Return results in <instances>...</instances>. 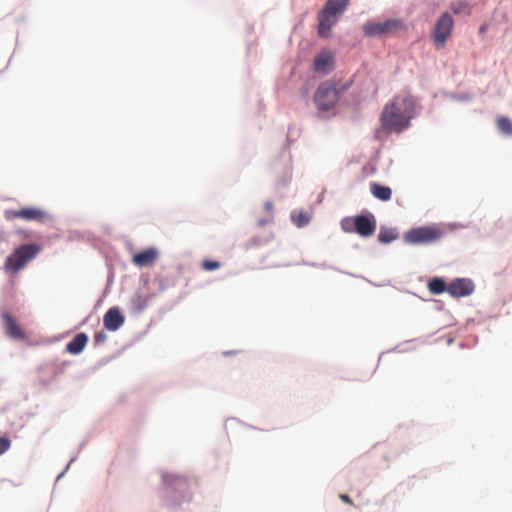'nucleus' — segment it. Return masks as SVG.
I'll use <instances>...</instances> for the list:
<instances>
[{"label": "nucleus", "instance_id": "obj_20", "mask_svg": "<svg viewBox=\"0 0 512 512\" xmlns=\"http://www.w3.org/2000/svg\"><path fill=\"white\" fill-rule=\"evenodd\" d=\"M497 128L505 135H512V121L507 117L497 119Z\"/></svg>", "mask_w": 512, "mask_h": 512}, {"label": "nucleus", "instance_id": "obj_8", "mask_svg": "<svg viewBox=\"0 0 512 512\" xmlns=\"http://www.w3.org/2000/svg\"><path fill=\"white\" fill-rule=\"evenodd\" d=\"M473 291L474 284L468 279H456L447 287V292L453 297H465L470 295Z\"/></svg>", "mask_w": 512, "mask_h": 512}, {"label": "nucleus", "instance_id": "obj_14", "mask_svg": "<svg viewBox=\"0 0 512 512\" xmlns=\"http://www.w3.org/2000/svg\"><path fill=\"white\" fill-rule=\"evenodd\" d=\"M318 32L321 37L327 38L330 35L332 27L336 24V17L332 16L323 10L319 14Z\"/></svg>", "mask_w": 512, "mask_h": 512}, {"label": "nucleus", "instance_id": "obj_17", "mask_svg": "<svg viewBox=\"0 0 512 512\" xmlns=\"http://www.w3.org/2000/svg\"><path fill=\"white\" fill-rule=\"evenodd\" d=\"M370 191L374 197L381 201H388L391 199L392 191L387 186H383L378 183H372L370 185Z\"/></svg>", "mask_w": 512, "mask_h": 512}, {"label": "nucleus", "instance_id": "obj_13", "mask_svg": "<svg viewBox=\"0 0 512 512\" xmlns=\"http://www.w3.org/2000/svg\"><path fill=\"white\" fill-rule=\"evenodd\" d=\"M3 320H4L6 333L9 337L16 339V340L25 339V334H24L22 328L16 323V321L13 319V317L10 314L4 313Z\"/></svg>", "mask_w": 512, "mask_h": 512}, {"label": "nucleus", "instance_id": "obj_4", "mask_svg": "<svg viewBox=\"0 0 512 512\" xmlns=\"http://www.w3.org/2000/svg\"><path fill=\"white\" fill-rule=\"evenodd\" d=\"M343 231L357 233L361 237H370L375 233L376 220L372 214L346 217L341 221Z\"/></svg>", "mask_w": 512, "mask_h": 512}, {"label": "nucleus", "instance_id": "obj_10", "mask_svg": "<svg viewBox=\"0 0 512 512\" xmlns=\"http://www.w3.org/2000/svg\"><path fill=\"white\" fill-rule=\"evenodd\" d=\"M11 215L13 218L23 219L25 221H42L47 216L45 211L35 207L13 210L11 211Z\"/></svg>", "mask_w": 512, "mask_h": 512}, {"label": "nucleus", "instance_id": "obj_27", "mask_svg": "<svg viewBox=\"0 0 512 512\" xmlns=\"http://www.w3.org/2000/svg\"><path fill=\"white\" fill-rule=\"evenodd\" d=\"M265 209L267 210V212H271L272 209H273V204L272 202L268 201L265 203Z\"/></svg>", "mask_w": 512, "mask_h": 512}, {"label": "nucleus", "instance_id": "obj_9", "mask_svg": "<svg viewBox=\"0 0 512 512\" xmlns=\"http://www.w3.org/2000/svg\"><path fill=\"white\" fill-rule=\"evenodd\" d=\"M334 64V55L329 50H322L315 57L313 69L317 73H327L332 70Z\"/></svg>", "mask_w": 512, "mask_h": 512}, {"label": "nucleus", "instance_id": "obj_2", "mask_svg": "<svg viewBox=\"0 0 512 512\" xmlns=\"http://www.w3.org/2000/svg\"><path fill=\"white\" fill-rule=\"evenodd\" d=\"M351 85L352 81H347L340 86L334 80H326L321 83L314 94V103L317 109L319 111H329L334 108L340 95L346 92Z\"/></svg>", "mask_w": 512, "mask_h": 512}, {"label": "nucleus", "instance_id": "obj_7", "mask_svg": "<svg viewBox=\"0 0 512 512\" xmlns=\"http://www.w3.org/2000/svg\"><path fill=\"white\" fill-rule=\"evenodd\" d=\"M441 236V230L436 227H420L407 232L405 239L411 244H422L434 242Z\"/></svg>", "mask_w": 512, "mask_h": 512}, {"label": "nucleus", "instance_id": "obj_1", "mask_svg": "<svg viewBox=\"0 0 512 512\" xmlns=\"http://www.w3.org/2000/svg\"><path fill=\"white\" fill-rule=\"evenodd\" d=\"M415 116V101L408 93L396 95L384 106L380 115L381 127L386 132L400 133L410 126Z\"/></svg>", "mask_w": 512, "mask_h": 512}, {"label": "nucleus", "instance_id": "obj_26", "mask_svg": "<svg viewBox=\"0 0 512 512\" xmlns=\"http://www.w3.org/2000/svg\"><path fill=\"white\" fill-rule=\"evenodd\" d=\"M308 222V220L305 218V216L300 215L299 221L297 222L298 226H303Z\"/></svg>", "mask_w": 512, "mask_h": 512}, {"label": "nucleus", "instance_id": "obj_24", "mask_svg": "<svg viewBox=\"0 0 512 512\" xmlns=\"http://www.w3.org/2000/svg\"><path fill=\"white\" fill-rule=\"evenodd\" d=\"M11 447V440L7 437H0V455L4 454Z\"/></svg>", "mask_w": 512, "mask_h": 512}, {"label": "nucleus", "instance_id": "obj_23", "mask_svg": "<svg viewBox=\"0 0 512 512\" xmlns=\"http://www.w3.org/2000/svg\"><path fill=\"white\" fill-rule=\"evenodd\" d=\"M162 478H163L164 484H166L167 486H171L176 482L183 481V479L181 477H178V476L172 475V474H163Z\"/></svg>", "mask_w": 512, "mask_h": 512}, {"label": "nucleus", "instance_id": "obj_21", "mask_svg": "<svg viewBox=\"0 0 512 512\" xmlns=\"http://www.w3.org/2000/svg\"><path fill=\"white\" fill-rule=\"evenodd\" d=\"M452 12L454 14H469L470 13V10H469V7L467 5V3L463 2V1H456V2H453L450 6Z\"/></svg>", "mask_w": 512, "mask_h": 512}, {"label": "nucleus", "instance_id": "obj_16", "mask_svg": "<svg viewBox=\"0 0 512 512\" xmlns=\"http://www.w3.org/2000/svg\"><path fill=\"white\" fill-rule=\"evenodd\" d=\"M347 5V0H328L323 11L336 17L345 10Z\"/></svg>", "mask_w": 512, "mask_h": 512}, {"label": "nucleus", "instance_id": "obj_5", "mask_svg": "<svg viewBox=\"0 0 512 512\" xmlns=\"http://www.w3.org/2000/svg\"><path fill=\"white\" fill-rule=\"evenodd\" d=\"M403 28V23L398 19H388L383 22L369 20L362 27L363 33L368 37L394 34Z\"/></svg>", "mask_w": 512, "mask_h": 512}, {"label": "nucleus", "instance_id": "obj_6", "mask_svg": "<svg viewBox=\"0 0 512 512\" xmlns=\"http://www.w3.org/2000/svg\"><path fill=\"white\" fill-rule=\"evenodd\" d=\"M454 27V20L448 13H443L437 20L431 38L433 40L436 49H442L445 47L447 40L452 34Z\"/></svg>", "mask_w": 512, "mask_h": 512}, {"label": "nucleus", "instance_id": "obj_12", "mask_svg": "<svg viewBox=\"0 0 512 512\" xmlns=\"http://www.w3.org/2000/svg\"><path fill=\"white\" fill-rule=\"evenodd\" d=\"M125 319L118 308H110L104 315L103 323L107 330L116 331L124 323Z\"/></svg>", "mask_w": 512, "mask_h": 512}, {"label": "nucleus", "instance_id": "obj_18", "mask_svg": "<svg viewBox=\"0 0 512 512\" xmlns=\"http://www.w3.org/2000/svg\"><path fill=\"white\" fill-rule=\"evenodd\" d=\"M398 237V234L395 229L381 227L378 240L381 243L388 244L394 241Z\"/></svg>", "mask_w": 512, "mask_h": 512}, {"label": "nucleus", "instance_id": "obj_22", "mask_svg": "<svg viewBox=\"0 0 512 512\" xmlns=\"http://www.w3.org/2000/svg\"><path fill=\"white\" fill-rule=\"evenodd\" d=\"M201 267L205 271H213V270L219 269L221 267V263L219 261L207 259V260L202 261Z\"/></svg>", "mask_w": 512, "mask_h": 512}, {"label": "nucleus", "instance_id": "obj_19", "mask_svg": "<svg viewBox=\"0 0 512 512\" xmlns=\"http://www.w3.org/2000/svg\"><path fill=\"white\" fill-rule=\"evenodd\" d=\"M447 285L441 278H433L428 283V289L432 294L438 295L447 291Z\"/></svg>", "mask_w": 512, "mask_h": 512}, {"label": "nucleus", "instance_id": "obj_11", "mask_svg": "<svg viewBox=\"0 0 512 512\" xmlns=\"http://www.w3.org/2000/svg\"><path fill=\"white\" fill-rule=\"evenodd\" d=\"M159 252L156 248H148L139 253H136L132 257V262L137 267H148L154 264L158 259Z\"/></svg>", "mask_w": 512, "mask_h": 512}, {"label": "nucleus", "instance_id": "obj_15", "mask_svg": "<svg viewBox=\"0 0 512 512\" xmlns=\"http://www.w3.org/2000/svg\"><path fill=\"white\" fill-rule=\"evenodd\" d=\"M88 343V336L85 333H78L66 345V351L72 355L81 353Z\"/></svg>", "mask_w": 512, "mask_h": 512}, {"label": "nucleus", "instance_id": "obj_3", "mask_svg": "<svg viewBox=\"0 0 512 512\" xmlns=\"http://www.w3.org/2000/svg\"><path fill=\"white\" fill-rule=\"evenodd\" d=\"M41 251L38 244H24L13 251L5 260L4 269L8 273L16 274L22 270Z\"/></svg>", "mask_w": 512, "mask_h": 512}, {"label": "nucleus", "instance_id": "obj_25", "mask_svg": "<svg viewBox=\"0 0 512 512\" xmlns=\"http://www.w3.org/2000/svg\"><path fill=\"white\" fill-rule=\"evenodd\" d=\"M340 499H341L343 502H345V503H347V504H349V505H353V501H352V500H351V498H350L348 495H346V494H341V495H340Z\"/></svg>", "mask_w": 512, "mask_h": 512}]
</instances>
